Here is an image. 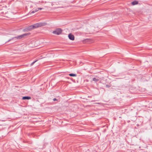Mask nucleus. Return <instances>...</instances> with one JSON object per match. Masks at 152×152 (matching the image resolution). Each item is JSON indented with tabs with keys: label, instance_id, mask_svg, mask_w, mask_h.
Listing matches in <instances>:
<instances>
[{
	"label": "nucleus",
	"instance_id": "20e7f679",
	"mask_svg": "<svg viewBox=\"0 0 152 152\" xmlns=\"http://www.w3.org/2000/svg\"><path fill=\"white\" fill-rule=\"evenodd\" d=\"M15 37L16 40L17 39L20 40L24 38L23 34L19 35Z\"/></svg>",
	"mask_w": 152,
	"mask_h": 152
},
{
	"label": "nucleus",
	"instance_id": "f8f14e48",
	"mask_svg": "<svg viewBox=\"0 0 152 152\" xmlns=\"http://www.w3.org/2000/svg\"><path fill=\"white\" fill-rule=\"evenodd\" d=\"M92 80L95 82H97L99 81V79H97L95 77H94L93 78Z\"/></svg>",
	"mask_w": 152,
	"mask_h": 152
},
{
	"label": "nucleus",
	"instance_id": "9d476101",
	"mask_svg": "<svg viewBox=\"0 0 152 152\" xmlns=\"http://www.w3.org/2000/svg\"><path fill=\"white\" fill-rule=\"evenodd\" d=\"M31 34L30 33H25L23 34L24 38H26V36L29 35Z\"/></svg>",
	"mask_w": 152,
	"mask_h": 152
},
{
	"label": "nucleus",
	"instance_id": "ddd939ff",
	"mask_svg": "<svg viewBox=\"0 0 152 152\" xmlns=\"http://www.w3.org/2000/svg\"><path fill=\"white\" fill-rule=\"evenodd\" d=\"M35 12V11L34 10H33V11H32L31 12H29L28 13V14L27 15H31V14H33Z\"/></svg>",
	"mask_w": 152,
	"mask_h": 152
},
{
	"label": "nucleus",
	"instance_id": "dca6fc26",
	"mask_svg": "<svg viewBox=\"0 0 152 152\" xmlns=\"http://www.w3.org/2000/svg\"><path fill=\"white\" fill-rule=\"evenodd\" d=\"M38 10H43V9H44V8H43L40 7V8H38Z\"/></svg>",
	"mask_w": 152,
	"mask_h": 152
},
{
	"label": "nucleus",
	"instance_id": "423d86ee",
	"mask_svg": "<svg viewBox=\"0 0 152 152\" xmlns=\"http://www.w3.org/2000/svg\"><path fill=\"white\" fill-rule=\"evenodd\" d=\"M39 27L46 26L47 24L46 22H40L38 23Z\"/></svg>",
	"mask_w": 152,
	"mask_h": 152
},
{
	"label": "nucleus",
	"instance_id": "4468645a",
	"mask_svg": "<svg viewBox=\"0 0 152 152\" xmlns=\"http://www.w3.org/2000/svg\"><path fill=\"white\" fill-rule=\"evenodd\" d=\"M38 61V60H36L34 61H33V62H32L31 64V66H32L36 62H37V61Z\"/></svg>",
	"mask_w": 152,
	"mask_h": 152
},
{
	"label": "nucleus",
	"instance_id": "f3484780",
	"mask_svg": "<svg viewBox=\"0 0 152 152\" xmlns=\"http://www.w3.org/2000/svg\"><path fill=\"white\" fill-rule=\"evenodd\" d=\"M53 100L54 101H58V99H56V98H54L53 99Z\"/></svg>",
	"mask_w": 152,
	"mask_h": 152
},
{
	"label": "nucleus",
	"instance_id": "a211bd4d",
	"mask_svg": "<svg viewBox=\"0 0 152 152\" xmlns=\"http://www.w3.org/2000/svg\"><path fill=\"white\" fill-rule=\"evenodd\" d=\"M34 10L35 11V12H37L38 11V8H36V9H35V10Z\"/></svg>",
	"mask_w": 152,
	"mask_h": 152
},
{
	"label": "nucleus",
	"instance_id": "7ed1b4c3",
	"mask_svg": "<svg viewBox=\"0 0 152 152\" xmlns=\"http://www.w3.org/2000/svg\"><path fill=\"white\" fill-rule=\"evenodd\" d=\"M68 37L69 39L71 40H74L75 39L74 35L71 33H70L68 34Z\"/></svg>",
	"mask_w": 152,
	"mask_h": 152
},
{
	"label": "nucleus",
	"instance_id": "39448f33",
	"mask_svg": "<svg viewBox=\"0 0 152 152\" xmlns=\"http://www.w3.org/2000/svg\"><path fill=\"white\" fill-rule=\"evenodd\" d=\"M32 30L39 27L38 23H37L31 25Z\"/></svg>",
	"mask_w": 152,
	"mask_h": 152
},
{
	"label": "nucleus",
	"instance_id": "6e6552de",
	"mask_svg": "<svg viewBox=\"0 0 152 152\" xmlns=\"http://www.w3.org/2000/svg\"><path fill=\"white\" fill-rule=\"evenodd\" d=\"M138 2L136 0L134 1L131 2V4L132 5H134L138 4Z\"/></svg>",
	"mask_w": 152,
	"mask_h": 152
},
{
	"label": "nucleus",
	"instance_id": "9b49d317",
	"mask_svg": "<svg viewBox=\"0 0 152 152\" xmlns=\"http://www.w3.org/2000/svg\"><path fill=\"white\" fill-rule=\"evenodd\" d=\"M69 75L71 77H75L77 76V74L72 73L69 74Z\"/></svg>",
	"mask_w": 152,
	"mask_h": 152
},
{
	"label": "nucleus",
	"instance_id": "0eeeda50",
	"mask_svg": "<svg viewBox=\"0 0 152 152\" xmlns=\"http://www.w3.org/2000/svg\"><path fill=\"white\" fill-rule=\"evenodd\" d=\"M31 99V97L28 96H23L22 98V99L23 100H29Z\"/></svg>",
	"mask_w": 152,
	"mask_h": 152
},
{
	"label": "nucleus",
	"instance_id": "2eb2a0df",
	"mask_svg": "<svg viewBox=\"0 0 152 152\" xmlns=\"http://www.w3.org/2000/svg\"><path fill=\"white\" fill-rule=\"evenodd\" d=\"M105 86L106 88H109L110 87V86H109V85H107V84Z\"/></svg>",
	"mask_w": 152,
	"mask_h": 152
},
{
	"label": "nucleus",
	"instance_id": "f257e3e1",
	"mask_svg": "<svg viewBox=\"0 0 152 152\" xmlns=\"http://www.w3.org/2000/svg\"><path fill=\"white\" fill-rule=\"evenodd\" d=\"M62 32V30L60 28H58L53 32V33L54 34L59 35Z\"/></svg>",
	"mask_w": 152,
	"mask_h": 152
},
{
	"label": "nucleus",
	"instance_id": "f03ea898",
	"mask_svg": "<svg viewBox=\"0 0 152 152\" xmlns=\"http://www.w3.org/2000/svg\"><path fill=\"white\" fill-rule=\"evenodd\" d=\"M32 30L31 25L28 27H26V28L23 29V32H28L29 31Z\"/></svg>",
	"mask_w": 152,
	"mask_h": 152
},
{
	"label": "nucleus",
	"instance_id": "1a4fd4ad",
	"mask_svg": "<svg viewBox=\"0 0 152 152\" xmlns=\"http://www.w3.org/2000/svg\"><path fill=\"white\" fill-rule=\"evenodd\" d=\"M12 40H14V41H16V40L15 38V37H13L12 38L9 39L8 41H7L5 43H7V42H9L10 41H11Z\"/></svg>",
	"mask_w": 152,
	"mask_h": 152
}]
</instances>
